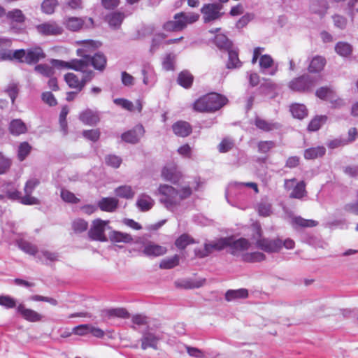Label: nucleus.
<instances>
[{"label": "nucleus", "instance_id": "338daca9", "mask_svg": "<svg viewBox=\"0 0 358 358\" xmlns=\"http://www.w3.org/2000/svg\"><path fill=\"white\" fill-rule=\"evenodd\" d=\"M275 147V143L272 141H262L258 143V151L260 153H266Z\"/></svg>", "mask_w": 358, "mask_h": 358}, {"label": "nucleus", "instance_id": "423d86ee", "mask_svg": "<svg viewBox=\"0 0 358 358\" xmlns=\"http://www.w3.org/2000/svg\"><path fill=\"white\" fill-rule=\"evenodd\" d=\"M222 8L220 3H205L201 8L203 22L207 24L220 20L224 15Z\"/></svg>", "mask_w": 358, "mask_h": 358}, {"label": "nucleus", "instance_id": "6ab92c4d", "mask_svg": "<svg viewBox=\"0 0 358 358\" xmlns=\"http://www.w3.org/2000/svg\"><path fill=\"white\" fill-rule=\"evenodd\" d=\"M86 22L84 21L82 18L71 17L68 18L65 24L67 29L76 31L85 26L86 28H90L93 27V20L91 17L85 18Z\"/></svg>", "mask_w": 358, "mask_h": 358}, {"label": "nucleus", "instance_id": "0eeeda50", "mask_svg": "<svg viewBox=\"0 0 358 358\" xmlns=\"http://www.w3.org/2000/svg\"><path fill=\"white\" fill-rule=\"evenodd\" d=\"M316 84V79L313 76L305 74L294 78L289 83V88L298 92H306L310 91Z\"/></svg>", "mask_w": 358, "mask_h": 358}, {"label": "nucleus", "instance_id": "4be33fe9", "mask_svg": "<svg viewBox=\"0 0 358 358\" xmlns=\"http://www.w3.org/2000/svg\"><path fill=\"white\" fill-rule=\"evenodd\" d=\"M51 64L57 69H72L76 71L82 70L85 66V64L82 61L79 59H73L71 62H64L62 60L52 59L50 61Z\"/></svg>", "mask_w": 358, "mask_h": 358}, {"label": "nucleus", "instance_id": "b1692460", "mask_svg": "<svg viewBox=\"0 0 358 358\" xmlns=\"http://www.w3.org/2000/svg\"><path fill=\"white\" fill-rule=\"evenodd\" d=\"M79 120L86 125L93 126L99 122V117L96 112L87 109L80 113Z\"/></svg>", "mask_w": 358, "mask_h": 358}, {"label": "nucleus", "instance_id": "f257e3e1", "mask_svg": "<svg viewBox=\"0 0 358 358\" xmlns=\"http://www.w3.org/2000/svg\"><path fill=\"white\" fill-rule=\"evenodd\" d=\"M158 191L160 194V203L170 211H174L181 201L189 197L192 192L189 187H184L178 191L169 185H161Z\"/></svg>", "mask_w": 358, "mask_h": 358}, {"label": "nucleus", "instance_id": "7ed1b4c3", "mask_svg": "<svg viewBox=\"0 0 358 358\" xmlns=\"http://www.w3.org/2000/svg\"><path fill=\"white\" fill-rule=\"evenodd\" d=\"M90 50L84 48L77 50L78 56L80 57L79 59L85 64V66L80 71L88 72L87 68L92 65L95 69L103 71L106 66L107 59L106 56L101 52L95 53L93 56L89 55ZM90 70H89L90 71Z\"/></svg>", "mask_w": 358, "mask_h": 358}, {"label": "nucleus", "instance_id": "ea45409f", "mask_svg": "<svg viewBox=\"0 0 358 358\" xmlns=\"http://www.w3.org/2000/svg\"><path fill=\"white\" fill-rule=\"evenodd\" d=\"M215 45L222 51H227L232 48V42L224 34H217L214 39Z\"/></svg>", "mask_w": 358, "mask_h": 358}, {"label": "nucleus", "instance_id": "9d476101", "mask_svg": "<svg viewBox=\"0 0 358 358\" xmlns=\"http://www.w3.org/2000/svg\"><path fill=\"white\" fill-rule=\"evenodd\" d=\"M39 184L40 180L36 178H31L26 182L24 187V196H22L21 203L24 205L39 204V200L31 196L33 191Z\"/></svg>", "mask_w": 358, "mask_h": 358}, {"label": "nucleus", "instance_id": "a878e982", "mask_svg": "<svg viewBox=\"0 0 358 358\" xmlns=\"http://www.w3.org/2000/svg\"><path fill=\"white\" fill-rule=\"evenodd\" d=\"M141 73L143 75V82L145 85L152 86L156 80V75L152 66L150 64H145L143 66Z\"/></svg>", "mask_w": 358, "mask_h": 358}, {"label": "nucleus", "instance_id": "1a4fd4ad", "mask_svg": "<svg viewBox=\"0 0 358 358\" xmlns=\"http://www.w3.org/2000/svg\"><path fill=\"white\" fill-rule=\"evenodd\" d=\"M85 76L81 80L73 73H68L64 76V80L71 88L77 89L80 92L85 87L87 82L91 80L94 76L92 71L83 72Z\"/></svg>", "mask_w": 358, "mask_h": 358}, {"label": "nucleus", "instance_id": "f8f14e48", "mask_svg": "<svg viewBox=\"0 0 358 358\" xmlns=\"http://www.w3.org/2000/svg\"><path fill=\"white\" fill-rule=\"evenodd\" d=\"M296 178L285 180L284 187L287 190L292 189L289 194L290 198L301 199L306 195V184L303 181H300L294 185Z\"/></svg>", "mask_w": 358, "mask_h": 358}, {"label": "nucleus", "instance_id": "09e8293b", "mask_svg": "<svg viewBox=\"0 0 358 358\" xmlns=\"http://www.w3.org/2000/svg\"><path fill=\"white\" fill-rule=\"evenodd\" d=\"M327 117L326 115H318L314 117L309 123L308 129L310 131H316L320 129L322 125L326 122Z\"/></svg>", "mask_w": 358, "mask_h": 358}, {"label": "nucleus", "instance_id": "4468645a", "mask_svg": "<svg viewBox=\"0 0 358 358\" xmlns=\"http://www.w3.org/2000/svg\"><path fill=\"white\" fill-rule=\"evenodd\" d=\"M107 223L108 222L99 219L94 220L88 231L89 237L94 241H107V238L104 234Z\"/></svg>", "mask_w": 358, "mask_h": 358}, {"label": "nucleus", "instance_id": "e433bc0d", "mask_svg": "<svg viewBox=\"0 0 358 358\" xmlns=\"http://www.w3.org/2000/svg\"><path fill=\"white\" fill-rule=\"evenodd\" d=\"M194 77L188 71H181L178 76V83L184 88L188 89L192 85Z\"/></svg>", "mask_w": 358, "mask_h": 358}, {"label": "nucleus", "instance_id": "69168bd1", "mask_svg": "<svg viewBox=\"0 0 358 358\" xmlns=\"http://www.w3.org/2000/svg\"><path fill=\"white\" fill-rule=\"evenodd\" d=\"M105 162L107 165L117 169L120 166L122 163V159L115 155H108L105 157Z\"/></svg>", "mask_w": 358, "mask_h": 358}, {"label": "nucleus", "instance_id": "79ce46f5", "mask_svg": "<svg viewBox=\"0 0 358 358\" xmlns=\"http://www.w3.org/2000/svg\"><path fill=\"white\" fill-rule=\"evenodd\" d=\"M251 187L254 189V191L255 192V193H258L259 192V189H258V187H257V183L255 182H234L233 184H231L230 186H229V189L226 192V197L227 199H228V196L229 194H232V191L234 189V190H241L242 189L243 187Z\"/></svg>", "mask_w": 358, "mask_h": 358}, {"label": "nucleus", "instance_id": "a211bd4d", "mask_svg": "<svg viewBox=\"0 0 358 358\" xmlns=\"http://www.w3.org/2000/svg\"><path fill=\"white\" fill-rule=\"evenodd\" d=\"M145 129L143 125L137 124L132 129L123 133L121 136L122 140L126 143H137L144 135Z\"/></svg>", "mask_w": 358, "mask_h": 358}, {"label": "nucleus", "instance_id": "2f4dec72", "mask_svg": "<svg viewBox=\"0 0 358 358\" xmlns=\"http://www.w3.org/2000/svg\"><path fill=\"white\" fill-rule=\"evenodd\" d=\"M248 296V290L245 288L238 289H229L225 293V299L231 301L236 299H246Z\"/></svg>", "mask_w": 358, "mask_h": 358}, {"label": "nucleus", "instance_id": "412c9836", "mask_svg": "<svg viewBox=\"0 0 358 358\" xmlns=\"http://www.w3.org/2000/svg\"><path fill=\"white\" fill-rule=\"evenodd\" d=\"M1 191L4 194V198L13 201H20L21 203V192L18 191L17 187L13 182L3 183L1 186Z\"/></svg>", "mask_w": 358, "mask_h": 358}, {"label": "nucleus", "instance_id": "37998d69", "mask_svg": "<svg viewBox=\"0 0 358 358\" xmlns=\"http://www.w3.org/2000/svg\"><path fill=\"white\" fill-rule=\"evenodd\" d=\"M290 112L295 118L303 119L308 115V110L305 105L293 103L290 106Z\"/></svg>", "mask_w": 358, "mask_h": 358}, {"label": "nucleus", "instance_id": "4c0bfd02", "mask_svg": "<svg viewBox=\"0 0 358 358\" xmlns=\"http://www.w3.org/2000/svg\"><path fill=\"white\" fill-rule=\"evenodd\" d=\"M9 131L13 135L18 136L26 132L27 127L21 120L15 119L10 122Z\"/></svg>", "mask_w": 358, "mask_h": 358}, {"label": "nucleus", "instance_id": "bf43d9fd", "mask_svg": "<svg viewBox=\"0 0 358 358\" xmlns=\"http://www.w3.org/2000/svg\"><path fill=\"white\" fill-rule=\"evenodd\" d=\"M194 243V241L193 238H192L189 236L187 234H182L176 239L175 244L178 248L182 250L185 249L188 245Z\"/></svg>", "mask_w": 358, "mask_h": 358}, {"label": "nucleus", "instance_id": "393cba45", "mask_svg": "<svg viewBox=\"0 0 358 358\" xmlns=\"http://www.w3.org/2000/svg\"><path fill=\"white\" fill-rule=\"evenodd\" d=\"M97 206L102 211L114 212L118 207V200L115 197H103Z\"/></svg>", "mask_w": 358, "mask_h": 358}, {"label": "nucleus", "instance_id": "cd10ccee", "mask_svg": "<svg viewBox=\"0 0 358 358\" xmlns=\"http://www.w3.org/2000/svg\"><path fill=\"white\" fill-rule=\"evenodd\" d=\"M167 250L165 247L150 243L145 245L143 253L148 257H158L164 255Z\"/></svg>", "mask_w": 358, "mask_h": 358}, {"label": "nucleus", "instance_id": "ddd939ff", "mask_svg": "<svg viewBox=\"0 0 358 358\" xmlns=\"http://www.w3.org/2000/svg\"><path fill=\"white\" fill-rule=\"evenodd\" d=\"M36 31L42 36H57L62 34V27L55 21H48L35 26Z\"/></svg>", "mask_w": 358, "mask_h": 358}, {"label": "nucleus", "instance_id": "8fccbe9b", "mask_svg": "<svg viewBox=\"0 0 358 358\" xmlns=\"http://www.w3.org/2000/svg\"><path fill=\"white\" fill-rule=\"evenodd\" d=\"M36 257L46 264L49 262H53L58 259V255L55 252H52L48 250H41L37 254Z\"/></svg>", "mask_w": 358, "mask_h": 358}, {"label": "nucleus", "instance_id": "f3484780", "mask_svg": "<svg viewBox=\"0 0 358 358\" xmlns=\"http://www.w3.org/2000/svg\"><path fill=\"white\" fill-rule=\"evenodd\" d=\"M162 176L165 180L176 184L180 179L181 173L178 170L176 164L171 163L166 164L163 168L162 171Z\"/></svg>", "mask_w": 358, "mask_h": 358}, {"label": "nucleus", "instance_id": "13d9d810", "mask_svg": "<svg viewBox=\"0 0 358 358\" xmlns=\"http://www.w3.org/2000/svg\"><path fill=\"white\" fill-rule=\"evenodd\" d=\"M234 146V141L229 137L224 138L218 145V150L221 153H225L231 150Z\"/></svg>", "mask_w": 358, "mask_h": 358}, {"label": "nucleus", "instance_id": "f03ea898", "mask_svg": "<svg viewBox=\"0 0 358 358\" xmlns=\"http://www.w3.org/2000/svg\"><path fill=\"white\" fill-rule=\"evenodd\" d=\"M227 99L215 92L207 94L198 99L193 105V108L198 112L216 111L224 106Z\"/></svg>", "mask_w": 358, "mask_h": 358}, {"label": "nucleus", "instance_id": "4d7b16f0", "mask_svg": "<svg viewBox=\"0 0 358 358\" xmlns=\"http://www.w3.org/2000/svg\"><path fill=\"white\" fill-rule=\"evenodd\" d=\"M57 4V0H44L41 4L42 12L48 15L52 14Z\"/></svg>", "mask_w": 358, "mask_h": 358}, {"label": "nucleus", "instance_id": "c756f323", "mask_svg": "<svg viewBox=\"0 0 358 358\" xmlns=\"http://www.w3.org/2000/svg\"><path fill=\"white\" fill-rule=\"evenodd\" d=\"M155 201L148 194H141L136 201V206L141 211H148L154 206Z\"/></svg>", "mask_w": 358, "mask_h": 358}, {"label": "nucleus", "instance_id": "473e14b6", "mask_svg": "<svg viewBox=\"0 0 358 358\" xmlns=\"http://www.w3.org/2000/svg\"><path fill=\"white\" fill-rule=\"evenodd\" d=\"M227 52H228L227 68L229 69L240 68L242 66V62L238 58V51L231 48Z\"/></svg>", "mask_w": 358, "mask_h": 358}, {"label": "nucleus", "instance_id": "9b49d317", "mask_svg": "<svg viewBox=\"0 0 358 358\" xmlns=\"http://www.w3.org/2000/svg\"><path fill=\"white\" fill-rule=\"evenodd\" d=\"M162 339V334L152 332L150 327H148L142 333V337L141 338V347L144 350L149 348L157 350L158 342Z\"/></svg>", "mask_w": 358, "mask_h": 358}, {"label": "nucleus", "instance_id": "bb28decb", "mask_svg": "<svg viewBox=\"0 0 358 358\" xmlns=\"http://www.w3.org/2000/svg\"><path fill=\"white\" fill-rule=\"evenodd\" d=\"M255 124L259 129L265 132L277 130L280 128V124L279 123L272 121H266L259 117L255 118Z\"/></svg>", "mask_w": 358, "mask_h": 358}, {"label": "nucleus", "instance_id": "72a5a7b5", "mask_svg": "<svg viewBox=\"0 0 358 358\" xmlns=\"http://www.w3.org/2000/svg\"><path fill=\"white\" fill-rule=\"evenodd\" d=\"M326 64V59L322 56L314 57L308 66V71L310 73H319L323 70Z\"/></svg>", "mask_w": 358, "mask_h": 358}, {"label": "nucleus", "instance_id": "5701e85b", "mask_svg": "<svg viewBox=\"0 0 358 358\" xmlns=\"http://www.w3.org/2000/svg\"><path fill=\"white\" fill-rule=\"evenodd\" d=\"M173 133L180 137L188 136L192 131V126L185 121H178L172 126Z\"/></svg>", "mask_w": 358, "mask_h": 358}, {"label": "nucleus", "instance_id": "3c124183", "mask_svg": "<svg viewBox=\"0 0 358 358\" xmlns=\"http://www.w3.org/2000/svg\"><path fill=\"white\" fill-rule=\"evenodd\" d=\"M180 257L175 255L172 257L166 258L162 260L159 268L162 269H171L179 264Z\"/></svg>", "mask_w": 358, "mask_h": 358}, {"label": "nucleus", "instance_id": "6e6d98bb", "mask_svg": "<svg viewBox=\"0 0 358 358\" xmlns=\"http://www.w3.org/2000/svg\"><path fill=\"white\" fill-rule=\"evenodd\" d=\"M334 90L328 87H321L316 90L315 95L323 100L331 99L334 96Z\"/></svg>", "mask_w": 358, "mask_h": 358}, {"label": "nucleus", "instance_id": "e2e57ef3", "mask_svg": "<svg viewBox=\"0 0 358 358\" xmlns=\"http://www.w3.org/2000/svg\"><path fill=\"white\" fill-rule=\"evenodd\" d=\"M0 306L7 309L13 308L16 307V300L9 295H1Z\"/></svg>", "mask_w": 358, "mask_h": 358}, {"label": "nucleus", "instance_id": "0e129e2a", "mask_svg": "<svg viewBox=\"0 0 358 358\" xmlns=\"http://www.w3.org/2000/svg\"><path fill=\"white\" fill-rule=\"evenodd\" d=\"M73 230L77 233L86 231L88 228V223L83 219H76L72 223Z\"/></svg>", "mask_w": 358, "mask_h": 358}, {"label": "nucleus", "instance_id": "aec40b11", "mask_svg": "<svg viewBox=\"0 0 358 358\" xmlns=\"http://www.w3.org/2000/svg\"><path fill=\"white\" fill-rule=\"evenodd\" d=\"M16 311L25 320L30 322H36L42 320L43 316L36 311L27 308L22 303L16 307Z\"/></svg>", "mask_w": 358, "mask_h": 358}, {"label": "nucleus", "instance_id": "f704fd0d", "mask_svg": "<svg viewBox=\"0 0 358 358\" xmlns=\"http://www.w3.org/2000/svg\"><path fill=\"white\" fill-rule=\"evenodd\" d=\"M109 238L113 243H130L133 242V238L130 234L117 231H113L109 235Z\"/></svg>", "mask_w": 358, "mask_h": 358}, {"label": "nucleus", "instance_id": "a19ab883", "mask_svg": "<svg viewBox=\"0 0 358 358\" xmlns=\"http://www.w3.org/2000/svg\"><path fill=\"white\" fill-rule=\"evenodd\" d=\"M326 149L324 146L310 148L304 151V157L306 159H315L324 155Z\"/></svg>", "mask_w": 358, "mask_h": 358}, {"label": "nucleus", "instance_id": "c9c22d12", "mask_svg": "<svg viewBox=\"0 0 358 358\" xmlns=\"http://www.w3.org/2000/svg\"><path fill=\"white\" fill-rule=\"evenodd\" d=\"M16 244L18 248L24 252L30 255L37 256L38 248L36 245L23 239H18L16 241Z\"/></svg>", "mask_w": 358, "mask_h": 358}, {"label": "nucleus", "instance_id": "49530a36", "mask_svg": "<svg viewBox=\"0 0 358 358\" xmlns=\"http://www.w3.org/2000/svg\"><path fill=\"white\" fill-rule=\"evenodd\" d=\"M6 17L12 22L24 23L25 21V16L22 11L20 9H13L6 13Z\"/></svg>", "mask_w": 358, "mask_h": 358}, {"label": "nucleus", "instance_id": "c85d7f7f", "mask_svg": "<svg viewBox=\"0 0 358 358\" xmlns=\"http://www.w3.org/2000/svg\"><path fill=\"white\" fill-rule=\"evenodd\" d=\"M126 15L120 11L113 12L106 15V20L108 22L109 26L113 29H118Z\"/></svg>", "mask_w": 358, "mask_h": 358}, {"label": "nucleus", "instance_id": "052dcab7", "mask_svg": "<svg viewBox=\"0 0 358 358\" xmlns=\"http://www.w3.org/2000/svg\"><path fill=\"white\" fill-rule=\"evenodd\" d=\"M107 315L109 317H116L120 318H129L130 315L129 312L123 308H112L107 310Z\"/></svg>", "mask_w": 358, "mask_h": 358}, {"label": "nucleus", "instance_id": "5fc2aeb1", "mask_svg": "<svg viewBox=\"0 0 358 358\" xmlns=\"http://www.w3.org/2000/svg\"><path fill=\"white\" fill-rule=\"evenodd\" d=\"M31 150V145L27 142H23L20 144L17 150V157L20 162L24 161L29 155Z\"/></svg>", "mask_w": 358, "mask_h": 358}, {"label": "nucleus", "instance_id": "de8ad7c7", "mask_svg": "<svg viewBox=\"0 0 358 358\" xmlns=\"http://www.w3.org/2000/svg\"><path fill=\"white\" fill-rule=\"evenodd\" d=\"M336 52L342 57H348L352 52V46L347 42H338L335 46Z\"/></svg>", "mask_w": 358, "mask_h": 358}, {"label": "nucleus", "instance_id": "680f3d73", "mask_svg": "<svg viewBox=\"0 0 358 358\" xmlns=\"http://www.w3.org/2000/svg\"><path fill=\"white\" fill-rule=\"evenodd\" d=\"M60 196L62 200L67 203H78L80 201L73 192L66 189H62Z\"/></svg>", "mask_w": 358, "mask_h": 358}, {"label": "nucleus", "instance_id": "20e7f679", "mask_svg": "<svg viewBox=\"0 0 358 358\" xmlns=\"http://www.w3.org/2000/svg\"><path fill=\"white\" fill-rule=\"evenodd\" d=\"M256 235L253 236L256 247L267 253H276L282 248V241L280 238L270 239L263 237L259 226L255 227Z\"/></svg>", "mask_w": 358, "mask_h": 358}, {"label": "nucleus", "instance_id": "864d4df0", "mask_svg": "<svg viewBox=\"0 0 358 358\" xmlns=\"http://www.w3.org/2000/svg\"><path fill=\"white\" fill-rule=\"evenodd\" d=\"M206 280L202 279L200 280H185L181 282H176L177 285L179 287H184L185 289H192V288H199L203 285Z\"/></svg>", "mask_w": 358, "mask_h": 358}, {"label": "nucleus", "instance_id": "6e6552de", "mask_svg": "<svg viewBox=\"0 0 358 358\" xmlns=\"http://www.w3.org/2000/svg\"><path fill=\"white\" fill-rule=\"evenodd\" d=\"M259 72L265 76H273L278 71V64L270 55H262L259 59Z\"/></svg>", "mask_w": 358, "mask_h": 358}, {"label": "nucleus", "instance_id": "603ef678", "mask_svg": "<svg viewBox=\"0 0 358 358\" xmlns=\"http://www.w3.org/2000/svg\"><path fill=\"white\" fill-rule=\"evenodd\" d=\"M34 71L47 78L52 77L55 73L54 69L45 64H41L35 66Z\"/></svg>", "mask_w": 358, "mask_h": 358}, {"label": "nucleus", "instance_id": "58836bf2", "mask_svg": "<svg viewBox=\"0 0 358 358\" xmlns=\"http://www.w3.org/2000/svg\"><path fill=\"white\" fill-rule=\"evenodd\" d=\"M266 259V255L261 252H245L242 255V260L248 263L262 262Z\"/></svg>", "mask_w": 358, "mask_h": 358}, {"label": "nucleus", "instance_id": "39448f33", "mask_svg": "<svg viewBox=\"0 0 358 358\" xmlns=\"http://www.w3.org/2000/svg\"><path fill=\"white\" fill-rule=\"evenodd\" d=\"M17 61L28 64H35L45 57L43 49L40 47L31 48L27 50L20 49L15 50Z\"/></svg>", "mask_w": 358, "mask_h": 358}, {"label": "nucleus", "instance_id": "c03bdc74", "mask_svg": "<svg viewBox=\"0 0 358 358\" xmlns=\"http://www.w3.org/2000/svg\"><path fill=\"white\" fill-rule=\"evenodd\" d=\"M292 224L294 227H313L318 224V222L313 220H306L300 216L295 217L292 220Z\"/></svg>", "mask_w": 358, "mask_h": 358}, {"label": "nucleus", "instance_id": "7c9ffc66", "mask_svg": "<svg viewBox=\"0 0 358 358\" xmlns=\"http://www.w3.org/2000/svg\"><path fill=\"white\" fill-rule=\"evenodd\" d=\"M329 9V3L326 0H315L310 6L313 13L319 15L321 17L324 16Z\"/></svg>", "mask_w": 358, "mask_h": 358}, {"label": "nucleus", "instance_id": "dca6fc26", "mask_svg": "<svg viewBox=\"0 0 358 358\" xmlns=\"http://www.w3.org/2000/svg\"><path fill=\"white\" fill-rule=\"evenodd\" d=\"M173 19L177 23L180 31L183 30L188 24L196 22L199 19V15L194 13L180 12L176 13Z\"/></svg>", "mask_w": 358, "mask_h": 358}, {"label": "nucleus", "instance_id": "a18cd8bd", "mask_svg": "<svg viewBox=\"0 0 358 358\" xmlns=\"http://www.w3.org/2000/svg\"><path fill=\"white\" fill-rule=\"evenodd\" d=\"M115 194H116V196H117L120 198L130 199L134 197L135 192L132 189L131 186L122 185V186H120V187L115 188Z\"/></svg>", "mask_w": 358, "mask_h": 358}, {"label": "nucleus", "instance_id": "774afa93", "mask_svg": "<svg viewBox=\"0 0 358 358\" xmlns=\"http://www.w3.org/2000/svg\"><path fill=\"white\" fill-rule=\"evenodd\" d=\"M83 136L88 140L96 142L100 137V131L99 129L84 130Z\"/></svg>", "mask_w": 358, "mask_h": 358}, {"label": "nucleus", "instance_id": "2eb2a0df", "mask_svg": "<svg viewBox=\"0 0 358 358\" xmlns=\"http://www.w3.org/2000/svg\"><path fill=\"white\" fill-rule=\"evenodd\" d=\"M229 238L228 248L229 252L234 255H239L241 253L248 250L250 246L249 241L244 238H240L237 240H233L231 237Z\"/></svg>", "mask_w": 358, "mask_h": 358}]
</instances>
